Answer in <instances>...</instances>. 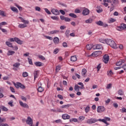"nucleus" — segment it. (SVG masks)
<instances>
[{
    "mask_svg": "<svg viewBox=\"0 0 126 126\" xmlns=\"http://www.w3.org/2000/svg\"><path fill=\"white\" fill-rule=\"evenodd\" d=\"M105 42L107 45L110 46L111 48H113V49H116V48H117V44H116V42L112 39H105Z\"/></svg>",
    "mask_w": 126,
    "mask_h": 126,
    "instance_id": "f257e3e1",
    "label": "nucleus"
},
{
    "mask_svg": "<svg viewBox=\"0 0 126 126\" xmlns=\"http://www.w3.org/2000/svg\"><path fill=\"white\" fill-rule=\"evenodd\" d=\"M9 41H10V42H16L17 44H19V45H22V44H23V41L20 40L18 37L10 38V39H9Z\"/></svg>",
    "mask_w": 126,
    "mask_h": 126,
    "instance_id": "f03ea898",
    "label": "nucleus"
},
{
    "mask_svg": "<svg viewBox=\"0 0 126 126\" xmlns=\"http://www.w3.org/2000/svg\"><path fill=\"white\" fill-rule=\"evenodd\" d=\"M100 55H102V51H98L94 52L90 56H89L88 57H98V56H100Z\"/></svg>",
    "mask_w": 126,
    "mask_h": 126,
    "instance_id": "7ed1b4c3",
    "label": "nucleus"
},
{
    "mask_svg": "<svg viewBox=\"0 0 126 126\" xmlns=\"http://www.w3.org/2000/svg\"><path fill=\"white\" fill-rule=\"evenodd\" d=\"M96 122H98V120L95 118H91L87 120V124H89L90 125H91L92 124H95V123H96Z\"/></svg>",
    "mask_w": 126,
    "mask_h": 126,
    "instance_id": "20e7f679",
    "label": "nucleus"
},
{
    "mask_svg": "<svg viewBox=\"0 0 126 126\" xmlns=\"http://www.w3.org/2000/svg\"><path fill=\"white\" fill-rule=\"evenodd\" d=\"M14 85L16 88H19L20 87V88H22V89H25V86L21 84V83L17 82V83L15 84Z\"/></svg>",
    "mask_w": 126,
    "mask_h": 126,
    "instance_id": "39448f33",
    "label": "nucleus"
},
{
    "mask_svg": "<svg viewBox=\"0 0 126 126\" xmlns=\"http://www.w3.org/2000/svg\"><path fill=\"white\" fill-rule=\"evenodd\" d=\"M93 50H103V46L100 44L94 45L93 46Z\"/></svg>",
    "mask_w": 126,
    "mask_h": 126,
    "instance_id": "423d86ee",
    "label": "nucleus"
},
{
    "mask_svg": "<svg viewBox=\"0 0 126 126\" xmlns=\"http://www.w3.org/2000/svg\"><path fill=\"white\" fill-rule=\"evenodd\" d=\"M105 107L104 106H98L97 108V113H102V112H105Z\"/></svg>",
    "mask_w": 126,
    "mask_h": 126,
    "instance_id": "0eeeda50",
    "label": "nucleus"
},
{
    "mask_svg": "<svg viewBox=\"0 0 126 126\" xmlns=\"http://www.w3.org/2000/svg\"><path fill=\"white\" fill-rule=\"evenodd\" d=\"M19 104L21 107H23V108H26V109H29V106L28 104L25 103H23L22 101H19Z\"/></svg>",
    "mask_w": 126,
    "mask_h": 126,
    "instance_id": "6e6552de",
    "label": "nucleus"
},
{
    "mask_svg": "<svg viewBox=\"0 0 126 126\" xmlns=\"http://www.w3.org/2000/svg\"><path fill=\"white\" fill-rule=\"evenodd\" d=\"M103 61L105 63H109V56L107 55H104Z\"/></svg>",
    "mask_w": 126,
    "mask_h": 126,
    "instance_id": "1a4fd4ad",
    "label": "nucleus"
},
{
    "mask_svg": "<svg viewBox=\"0 0 126 126\" xmlns=\"http://www.w3.org/2000/svg\"><path fill=\"white\" fill-rule=\"evenodd\" d=\"M89 12H90L89 9L87 8H85V9L83 11L82 14L84 16H86V15H88V14H89Z\"/></svg>",
    "mask_w": 126,
    "mask_h": 126,
    "instance_id": "9d476101",
    "label": "nucleus"
},
{
    "mask_svg": "<svg viewBox=\"0 0 126 126\" xmlns=\"http://www.w3.org/2000/svg\"><path fill=\"white\" fill-rule=\"evenodd\" d=\"M51 12L55 15H59L60 14V11L57 9H52Z\"/></svg>",
    "mask_w": 126,
    "mask_h": 126,
    "instance_id": "9b49d317",
    "label": "nucleus"
},
{
    "mask_svg": "<svg viewBox=\"0 0 126 126\" xmlns=\"http://www.w3.org/2000/svg\"><path fill=\"white\" fill-rule=\"evenodd\" d=\"M26 123L28 125H31V124H33V120H32V118L30 117H28L26 121Z\"/></svg>",
    "mask_w": 126,
    "mask_h": 126,
    "instance_id": "f8f14e48",
    "label": "nucleus"
},
{
    "mask_svg": "<svg viewBox=\"0 0 126 126\" xmlns=\"http://www.w3.org/2000/svg\"><path fill=\"white\" fill-rule=\"evenodd\" d=\"M62 118L63 120H69L70 116L67 114H64L62 115Z\"/></svg>",
    "mask_w": 126,
    "mask_h": 126,
    "instance_id": "ddd939ff",
    "label": "nucleus"
},
{
    "mask_svg": "<svg viewBox=\"0 0 126 126\" xmlns=\"http://www.w3.org/2000/svg\"><path fill=\"white\" fill-rule=\"evenodd\" d=\"M53 41L55 45H57L60 43V39L58 37H55L53 39Z\"/></svg>",
    "mask_w": 126,
    "mask_h": 126,
    "instance_id": "4468645a",
    "label": "nucleus"
},
{
    "mask_svg": "<svg viewBox=\"0 0 126 126\" xmlns=\"http://www.w3.org/2000/svg\"><path fill=\"white\" fill-rule=\"evenodd\" d=\"M87 72V70H86V69L84 68L82 69V75L83 77H86V74Z\"/></svg>",
    "mask_w": 126,
    "mask_h": 126,
    "instance_id": "2eb2a0df",
    "label": "nucleus"
},
{
    "mask_svg": "<svg viewBox=\"0 0 126 126\" xmlns=\"http://www.w3.org/2000/svg\"><path fill=\"white\" fill-rule=\"evenodd\" d=\"M34 64H35L36 66H43L44 65V64L40 62H35Z\"/></svg>",
    "mask_w": 126,
    "mask_h": 126,
    "instance_id": "dca6fc26",
    "label": "nucleus"
},
{
    "mask_svg": "<svg viewBox=\"0 0 126 126\" xmlns=\"http://www.w3.org/2000/svg\"><path fill=\"white\" fill-rule=\"evenodd\" d=\"M70 106H71L70 104H65L61 106V109H68Z\"/></svg>",
    "mask_w": 126,
    "mask_h": 126,
    "instance_id": "f3484780",
    "label": "nucleus"
},
{
    "mask_svg": "<svg viewBox=\"0 0 126 126\" xmlns=\"http://www.w3.org/2000/svg\"><path fill=\"white\" fill-rule=\"evenodd\" d=\"M19 18L21 20L22 22L25 23V24H28L29 23V21L24 20V19L21 17H19Z\"/></svg>",
    "mask_w": 126,
    "mask_h": 126,
    "instance_id": "a211bd4d",
    "label": "nucleus"
},
{
    "mask_svg": "<svg viewBox=\"0 0 126 126\" xmlns=\"http://www.w3.org/2000/svg\"><path fill=\"white\" fill-rule=\"evenodd\" d=\"M96 8L97 9L96 10V11H97V12H98V13H101V12L103 11V9H102V8H101L99 6H97Z\"/></svg>",
    "mask_w": 126,
    "mask_h": 126,
    "instance_id": "6ab92c4d",
    "label": "nucleus"
},
{
    "mask_svg": "<svg viewBox=\"0 0 126 126\" xmlns=\"http://www.w3.org/2000/svg\"><path fill=\"white\" fill-rule=\"evenodd\" d=\"M70 61L71 62H76V61H77V58H76V56H73L71 57Z\"/></svg>",
    "mask_w": 126,
    "mask_h": 126,
    "instance_id": "aec40b11",
    "label": "nucleus"
},
{
    "mask_svg": "<svg viewBox=\"0 0 126 126\" xmlns=\"http://www.w3.org/2000/svg\"><path fill=\"white\" fill-rule=\"evenodd\" d=\"M60 33V31L54 30L50 32V34H59Z\"/></svg>",
    "mask_w": 126,
    "mask_h": 126,
    "instance_id": "412c9836",
    "label": "nucleus"
},
{
    "mask_svg": "<svg viewBox=\"0 0 126 126\" xmlns=\"http://www.w3.org/2000/svg\"><path fill=\"white\" fill-rule=\"evenodd\" d=\"M15 54V52L14 51H8L7 53V56H12V55H14Z\"/></svg>",
    "mask_w": 126,
    "mask_h": 126,
    "instance_id": "4be33fe9",
    "label": "nucleus"
},
{
    "mask_svg": "<svg viewBox=\"0 0 126 126\" xmlns=\"http://www.w3.org/2000/svg\"><path fill=\"white\" fill-rule=\"evenodd\" d=\"M19 28H25V27H27V25H26V24H20L18 26Z\"/></svg>",
    "mask_w": 126,
    "mask_h": 126,
    "instance_id": "5701e85b",
    "label": "nucleus"
},
{
    "mask_svg": "<svg viewBox=\"0 0 126 126\" xmlns=\"http://www.w3.org/2000/svg\"><path fill=\"white\" fill-rule=\"evenodd\" d=\"M6 45L8 46V47H10V48H13V46H12V43H10V42L6 41L5 42Z\"/></svg>",
    "mask_w": 126,
    "mask_h": 126,
    "instance_id": "b1692460",
    "label": "nucleus"
},
{
    "mask_svg": "<svg viewBox=\"0 0 126 126\" xmlns=\"http://www.w3.org/2000/svg\"><path fill=\"white\" fill-rule=\"evenodd\" d=\"M69 33H70V31H69V30L65 31V35L67 37V38H68L69 37Z\"/></svg>",
    "mask_w": 126,
    "mask_h": 126,
    "instance_id": "393cba45",
    "label": "nucleus"
},
{
    "mask_svg": "<svg viewBox=\"0 0 126 126\" xmlns=\"http://www.w3.org/2000/svg\"><path fill=\"white\" fill-rule=\"evenodd\" d=\"M11 9L12 11H13L14 12H17L18 13V9H17L16 8V7H11Z\"/></svg>",
    "mask_w": 126,
    "mask_h": 126,
    "instance_id": "a878e982",
    "label": "nucleus"
},
{
    "mask_svg": "<svg viewBox=\"0 0 126 126\" xmlns=\"http://www.w3.org/2000/svg\"><path fill=\"white\" fill-rule=\"evenodd\" d=\"M86 48L87 50H91L92 48H93V46H92V45L91 44H87L86 46Z\"/></svg>",
    "mask_w": 126,
    "mask_h": 126,
    "instance_id": "bb28decb",
    "label": "nucleus"
},
{
    "mask_svg": "<svg viewBox=\"0 0 126 126\" xmlns=\"http://www.w3.org/2000/svg\"><path fill=\"white\" fill-rule=\"evenodd\" d=\"M34 74V79H36L38 77V71H34L33 73Z\"/></svg>",
    "mask_w": 126,
    "mask_h": 126,
    "instance_id": "cd10ccee",
    "label": "nucleus"
},
{
    "mask_svg": "<svg viewBox=\"0 0 126 126\" xmlns=\"http://www.w3.org/2000/svg\"><path fill=\"white\" fill-rule=\"evenodd\" d=\"M69 15L71 17H73V18H77V16L76 15H75V14H74V13H70L69 14Z\"/></svg>",
    "mask_w": 126,
    "mask_h": 126,
    "instance_id": "c85d7f7f",
    "label": "nucleus"
},
{
    "mask_svg": "<svg viewBox=\"0 0 126 126\" xmlns=\"http://www.w3.org/2000/svg\"><path fill=\"white\" fill-rule=\"evenodd\" d=\"M121 28L122 29V30H126V25L125 24H122L121 25Z\"/></svg>",
    "mask_w": 126,
    "mask_h": 126,
    "instance_id": "c756f323",
    "label": "nucleus"
},
{
    "mask_svg": "<svg viewBox=\"0 0 126 126\" xmlns=\"http://www.w3.org/2000/svg\"><path fill=\"white\" fill-rule=\"evenodd\" d=\"M103 23H103V22H102L101 21H99L96 23L97 25H98L99 26H102Z\"/></svg>",
    "mask_w": 126,
    "mask_h": 126,
    "instance_id": "7c9ffc66",
    "label": "nucleus"
},
{
    "mask_svg": "<svg viewBox=\"0 0 126 126\" xmlns=\"http://www.w3.org/2000/svg\"><path fill=\"white\" fill-rule=\"evenodd\" d=\"M20 66V63H15L13 65V66H14V67H17V68L19 67Z\"/></svg>",
    "mask_w": 126,
    "mask_h": 126,
    "instance_id": "2f4dec72",
    "label": "nucleus"
},
{
    "mask_svg": "<svg viewBox=\"0 0 126 126\" xmlns=\"http://www.w3.org/2000/svg\"><path fill=\"white\" fill-rule=\"evenodd\" d=\"M78 85H80V89H84V85L82 82H79L78 83Z\"/></svg>",
    "mask_w": 126,
    "mask_h": 126,
    "instance_id": "473e14b6",
    "label": "nucleus"
},
{
    "mask_svg": "<svg viewBox=\"0 0 126 126\" xmlns=\"http://www.w3.org/2000/svg\"><path fill=\"white\" fill-rule=\"evenodd\" d=\"M118 94L120 95L121 96H123V95H124V92L122 90H119L118 91Z\"/></svg>",
    "mask_w": 126,
    "mask_h": 126,
    "instance_id": "72a5a7b5",
    "label": "nucleus"
},
{
    "mask_svg": "<svg viewBox=\"0 0 126 126\" xmlns=\"http://www.w3.org/2000/svg\"><path fill=\"white\" fill-rule=\"evenodd\" d=\"M116 19L112 18H110L109 19V23H113L114 22H116Z\"/></svg>",
    "mask_w": 126,
    "mask_h": 126,
    "instance_id": "f704fd0d",
    "label": "nucleus"
},
{
    "mask_svg": "<svg viewBox=\"0 0 126 126\" xmlns=\"http://www.w3.org/2000/svg\"><path fill=\"white\" fill-rule=\"evenodd\" d=\"M112 1L113 2V4H115V5H117V4H119V0H112Z\"/></svg>",
    "mask_w": 126,
    "mask_h": 126,
    "instance_id": "c9c22d12",
    "label": "nucleus"
},
{
    "mask_svg": "<svg viewBox=\"0 0 126 126\" xmlns=\"http://www.w3.org/2000/svg\"><path fill=\"white\" fill-rule=\"evenodd\" d=\"M37 91L38 92H43V91H44V89L42 87H39Z\"/></svg>",
    "mask_w": 126,
    "mask_h": 126,
    "instance_id": "e433bc0d",
    "label": "nucleus"
},
{
    "mask_svg": "<svg viewBox=\"0 0 126 126\" xmlns=\"http://www.w3.org/2000/svg\"><path fill=\"white\" fill-rule=\"evenodd\" d=\"M103 1L104 2V3H103V5L105 6V7H107V6L109 5V4L108 3H106L107 2V0H103Z\"/></svg>",
    "mask_w": 126,
    "mask_h": 126,
    "instance_id": "4c0bfd02",
    "label": "nucleus"
},
{
    "mask_svg": "<svg viewBox=\"0 0 126 126\" xmlns=\"http://www.w3.org/2000/svg\"><path fill=\"white\" fill-rule=\"evenodd\" d=\"M69 122H74V123H76L78 122V120H77V119L76 118H72L69 120Z\"/></svg>",
    "mask_w": 126,
    "mask_h": 126,
    "instance_id": "58836bf2",
    "label": "nucleus"
},
{
    "mask_svg": "<svg viewBox=\"0 0 126 126\" xmlns=\"http://www.w3.org/2000/svg\"><path fill=\"white\" fill-rule=\"evenodd\" d=\"M15 6L18 8V9L20 10V11H21L22 10V7L19 6V5L17 4H15Z\"/></svg>",
    "mask_w": 126,
    "mask_h": 126,
    "instance_id": "ea45409f",
    "label": "nucleus"
},
{
    "mask_svg": "<svg viewBox=\"0 0 126 126\" xmlns=\"http://www.w3.org/2000/svg\"><path fill=\"white\" fill-rule=\"evenodd\" d=\"M102 122V123H104V124H107V121H106V119H98L97 120V122Z\"/></svg>",
    "mask_w": 126,
    "mask_h": 126,
    "instance_id": "a19ab883",
    "label": "nucleus"
},
{
    "mask_svg": "<svg viewBox=\"0 0 126 126\" xmlns=\"http://www.w3.org/2000/svg\"><path fill=\"white\" fill-rule=\"evenodd\" d=\"M85 112L86 113H88V112H89V111L90 110V107L89 106H87L85 109Z\"/></svg>",
    "mask_w": 126,
    "mask_h": 126,
    "instance_id": "79ce46f5",
    "label": "nucleus"
},
{
    "mask_svg": "<svg viewBox=\"0 0 126 126\" xmlns=\"http://www.w3.org/2000/svg\"><path fill=\"white\" fill-rule=\"evenodd\" d=\"M0 15L3 17L6 16L5 14H4V11H1L0 10Z\"/></svg>",
    "mask_w": 126,
    "mask_h": 126,
    "instance_id": "37998d69",
    "label": "nucleus"
},
{
    "mask_svg": "<svg viewBox=\"0 0 126 126\" xmlns=\"http://www.w3.org/2000/svg\"><path fill=\"white\" fill-rule=\"evenodd\" d=\"M38 58L39 59H40V60H42V61H45V60H46V58H45V57L42 55H39Z\"/></svg>",
    "mask_w": 126,
    "mask_h": 126,
    "instance_id": "c03bdc74",
    "label": "nucleus"
},
{
    "mask_svg": "<svg viewBox=\"0 0 126 126\" xmlns=\"http://www.w3.org/2000/svg\"><path fill=\"white\" fill-rule=\"evenodd\" d=\"M0 30H1L3 33H7V31L5 29L1 28V27H0Z\"/></svg>",
    "mask_w": 126,
    "mask_h": 126,
    "instance_id": "a18cd8bd",
    "label": "nucleus"
},
{
    "mask_svg": "<svg viewBox=\"0 0 126 126\" xmlns=\"http://www.w3.org/2000/svg\"><path fill=\"white\" fill-rule=\"evenodd\" d=\"M0 108L1 109V110L2 111H5V112H6V111H7L8 110V109H7L6 108V107H5L4 106H2Z\"/></svg>",
    "mask_w": 126,
    "mask_h": 126,
    "instance_id": "49530a36",
    "label": "nucleus"
},
{
    "mask_svg": "<svg viewBox=\"0 0 126 126\" xmlns=\"http://www.w3.org/2000/svg\"><path fill=\"white\" fill-rule=\"evenodd\" d=\"M122 63L121 61H119L118 62H117L116 64V65H117V66H120V65H122Z\"/></svg>",
    "mask_w": 126,
    "mask_h": 126,
    "instance_id": "de8ad7c7",
    "label": "nucleus"
},
{
    "mask_svg": "<svg viewBox=\"0 0 126 126\" xmlns=\"http://www.w3.org/2000/svg\"><path fill=\"white\" fill-rule=\"evenodd\" d=\"M51 18L53 20H59V18L56 16H51Z\"/></svg>",
    "mask_w": 126,
    "mask_h": 126,
    "instance_id": "09e8293b",
    "label": "nucleus"
},
{
    "mask_svg": "<svg viewBox=\"0 0 126 126\" xmlns=\"http://www.w3.org/2000/svg\"><path fill=\"white\" fill-rule=\"evenodd\" d=\"M23 77H27V76H28V73H27L26 72H23Z\"/></svg>",
    "mask_w": 126,
    "mask_h": 126,
    "instance_id": "8fccbe9b",
    "label": "nucleus"
},
{
    "mask_svg": "<svg viewBox=\"0 0 126 126\" xmlns=\"http://www.w3.org/2000/svg\"><path fill=\"white\" fill-rule=\"evenodd\" d=\"M2 25H7V23L5 22H2L0 23V27H1Z\"/></svg>",
    "mask_w": 126,
    "mask_h": 126,
    "instance_id": "3c124183",
    "label": "nucleus"
},
{
    "mask_svg": "<svg viewBox=\"0 0 126 126\" xmlns=\"http://www.w3.org/2000/svg\"><path fill=\"white\" fill-rule=\"evenodd\" d=\"M10 90L12 93H15V90H14V88H13V87H10Z\"/></svg>",
    "mask_w": 126,
    "mask_h": 126,
    "instance_id": "603ef678",
    "label": "nucleus"
},
{
    "mask_svg": "<svg viewBox=\"0 0 126 126\" xmlns=\"http://www.w3.org/2000/svg\"><path fill=\"white\" fill-rule=\"evenodd\" d=\"M64 20H65V22H70L71 20L69 18L65 17Z\"/></svg>",
    "mask_w": 126,
    "mask_h": 126,
    "instance_id": "864d4df0",
    "label": "nucleus"
},
{
    "mask_svg": "<svg viewBox=\"0 0 126 126\" xmlns=\"http://www.w3.org/2000/svg\"><path fill=\"white\" fill-rule=\"evenodd\" d=\"M86 23H92V19H90L86 20Z\"/></svg>",
    "mask_w": 126,
    "mask_h": 126,
    "instance_id": "5fc2aeb1",
    "label": "nucleus"
},
{
    "mask_svg": "<svg viewBox=\"0 0 126 126\" xmlns=\"http://www.w3.org/2000/svg\"><path fill=\"white\" fill-rule=\"evenodd\" d=\"M44 10L48 14H51V12L50 11H49L48 8H44Z\"/></svg>",
    "mask_w": 126,
    "mask_h": 126,
    "instance_id": "6e6d98bb",
    "label": "nucleus"
},
{
    "mask_svg": "<svg viewBox=\"0 0 126 126\" xmlns=\"http://www.w3.org/2000/svg\"><path fill=\"white\" fill-rule=\"evenodd\" d=\"M57 97L58 98H59V99H60V100H63V95H62L61 94H58L57 95Z\"/></svg>",
    "mask_w": 126,
    "mask_h": 126,
    "instance_id": "4d7b16f0",
    "label": "nucleus"
},
{
    "mask_svg": "<svg viewBox=\"0 0 126 126\" xmlns=\"http://www.w3.org/2000/svg\"><path fill=\"white\" fill-rule=\"evenodd\" d=\"M75 13H80L81 11H80V10L78 9H76L74 11Z\"/></svg>",
    "mask_w": 126,
    "mask_h": 126,
    "instance_id": "13d9d810",
    "label": "nucleus"
},
{
    "mask_svg": "<svg viewBox=\"0 0 126 126\" xmlns=\"http://www.w3.org/2000/svg\"><path fill=\"white\" fill-rule=\"evenodd\" d=\"M35 10H36V11H41V8L39 6H36L35 7Z\"/></svg>",
    "mask_w": 126,
    "mask_h": 126,
    "instance_id": "bf43d9fd",
    "label": "nucleus"
},
{
    "mask_svg": "<svg viewBox=\"0 0 126 126\" xmlns=\"http://www.w3.org/2000/svg\"><path fill=\"white\" fill-rule=\"evenodd\" d=\"M28 60L29 63H30V64H31V65L33 64V63L32 62V60L29 58H28Z\"/></svg>",
    "mask_w": 126,
    "mask_h": 126,
    "instance_id": "052dcab7",
    "label": "nucleus"
},
{
    "mask_svg": "<svg viewBox=\"0 0 126 126\" xmlns=\"http://www.w3.org/2000/svg\"><path fill=\"white\" fill-rule=\"evenodd\" d=\"M60 12L63 15H64V14H65V12H64V11H63V10H60Z\"/></svg>",
    "mask_w": 126,
    "mask_h": 126,
    "instance_id": "680f3d73",
    "label": "nucleus"
},
{
    "mask_svg": "<svg viewBox=\"0 0 126 126\" xmlns=\"http://www.w3.org/2000/svg\"><path fill=\"white\" fill-rule=\"evenodd\" d=\"M112 87V84H109L108 85H107V89H110V88H111Z\"/></svg>",
    "mask_w": 126,
    "mask_h": 126,
    "instance_id": "e2e57ef3",
    "label": "nucleus"
},
{
    "mask_svg": "<svg viewBox=\"0 0 126 126\" xmlns=\"http://www.w3.org/2000/svg\"><path fill=\"white\" fill-rule=\"evenodd\" d=\"M63 46L64 48H66V47H67V43H66V42H63Z\"/></svg>",
    "mask_w": 126,
    "mask_h": 126,
    "instance_id": "0e129e2a",
    "label": "nucleus"
},
{
    "mask_svg": "<svg viewBox=\"0 0 126 126\" xmlns=\"http://www.w3.org/2000/svg\"><path fill=\"white\" fill-rule=\"evenodd\" d=\"M122 113H126V109L125 107L122 108Z\"/></svg>",
    "mask_w": 126,
    "mask_h": 126,
    "instance_id": "69168bd1",
    "label": "nucleus"
},
{
    "mask_svg": "<svg viewBox=\"0 0 126 126\" xmlns=\"http://www.w3.org/2000/svg\"><path fill=\"white\" fill-rule=\"evenodd\" d=\"M57 71H59V70H61V66H57L56 68Z\"/></svg>",
    "mask_w": 126,
    "mask_h": 126,
    "instance_id": "338daca9",
    "label": "nucleus"
},
{
    "mask_svg": "<svg viewBox=\"0 0 126 126\" xmlns=\"http://www.w3.org/2000/svg\"><path fill=\"white\" fill-rule=\"evenodd\" d=\"M0 126H9L7 124H0Z\"/></svg>",
    "mask_w": 126,
    "mask_h": 126,
    "instance_id": "774afa93",
    "label": "nucleus"
}]
</instances>
